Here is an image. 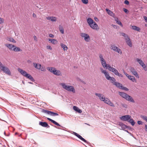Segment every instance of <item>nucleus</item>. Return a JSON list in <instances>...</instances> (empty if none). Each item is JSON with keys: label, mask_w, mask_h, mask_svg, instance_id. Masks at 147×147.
<instances>
[{"label": "nucleus", "mask_w": 147, "mask_h": 147, "mask_svg": "<svg viewBox=\"0 0 147 147\" xmlns=\"http://www.w3.org/2000/svg\"><path fill=\"white\" fill-rule=\"evenodd\" d=\"M87 22L90 27L92 29L98 30L99 29L97 24L90 18H88L87 19Z\"/></svg>", "instance_id": "obj_1"}, {"label": "nucleus", "mask_w": 147, "mask_h": 147, "mask_svg": "<svg viewBox=\"0 0 147 147\" xmlns=\"http://www.w3.org/2000/svg\"><path fill=\"white\" fill-rule=\"evenodd\" d=\"M60 85L62 86L63 88L65 90L74 93H75V90L73 86L67 85L64 83H61L60 84Z\"/></svg>", "instance_id": "obj_2"}, {"label": "nucleus", "mask_w": 147, "mask_h": 147, "mask_svg": "<svg viewBox=\"0 0 147 147\" xmlns=\"http://www.w3.org/2000/svg\"><path fill=\"white\" fill-rule=\"evenodd\" d=\"M47 69L49 71L53 73L54 75L57 76H61L62 73L59 70H57L54 67H48L47 68Z\"/></svg>", "instance_id": "obj_3"}, {"label": "nucleus", "mask_w": 147, "mask_h": 147, "mask_svg": "<svg viewBox=\"0 0 147 147\" xmlns=\"http://www.w3.org/2000/svg\"><path fill=\"white\" fill-rule=\"evenodd\" d=\"M119 94L122 97L126 100L132 102H135V101L133 98L127 94L121 92H119Z\"/></svg>", "instance_id": "obj_4"}, {"label": "nucleus", "mask_w": 147, "mask_h": 147, "mask_svg": "<svg viewBox=\"0 0 147 147\" xmlns=\"http://www.w3.org/2000/svg\"><path fill=\"white\" fill-rule=\"evenodd\" d=\"M18 71L23 76L30 79L31 81H33L34 79L32 77L30 74H29L24 70L18 68Z\"/></svg>", "instance_id": "obj_5"}, {"label": "nucleus", "mask_w": 147, "mask_h": 147, "mask_svg": "<svg viewBox=\"0 0 147 147\" xmlns=\"http://www.w3.org/2000/svg\"><path fill=\"white\" fill-rule=\"evenodd\" d=\"M100 70L102 73L103 74L106 78L108 80H111V81H115V79L113 77H111L109 76V73L106 70H103V69L100 67Z\"/></svg>", "instance_id": "obj_6"}, {"label": "nucleus", "mask_w": 147, "mask_h": 147, "mask_svg": "<svg viewBox=\"0 0 147 147\" xmlns=\"http://www.w3.org/2000/svg\"><path fill=\"white\" fill-rule=\"evenodd\" d=\"M121 34L124 36L127 44L130 47L132 46V42L128 36L124 33H121Z\"/></svg>", "instance_id": "obj_7"}, {"label": "nucleus", "mask_w": 147, "mask_h": 147, "mask_svg": "<svg viewBox=\"0 0 147 147\" xmlns=\"http://www.w3.org/2000/svg\"><path fill=\"white\" fill-rule=\"evenodd\" d=\"M99 57L100 58L101 65L104 68H106V69H108L109 68L108 65H110L106 64V61L103 58V56L102 54H99Z\"/></svg>", "instance_id": "obj_8"}, {"label": "nucleus", "mask_w": 147, "mask_h": 147, "mask_svg": "<svg viewBox=\"0 0 147 147\" xmlns=\"http://www.w3.org/2000/svg\"><path fill=\"white\" fill-rule=\"evenodd\" d=\"M111 49L113 50V51H116L120 54L122 53V52L121 49L118 47H117L116 46L114 45H112L110 47Z\"/></svg>", "instance_id": "obj_9"}, {"label": "nucleus", "mask_w": 147, "mask_h": 147, "mask_svg": "<svg viewBox=\"0 0 147 147\" xmlns=\"http://www.w3.org/2000/svg\"><path fill=\"white\" fill-rule=\"evenodd\" d=\"M80 35L81 37L84 38V40L87 42H89L90 40V36L87 34L85 33H81Z\"/></svg>", "instance_id": "obj_10"}, {"label": "nucleus", "mask_w": 147, "mask_h": 147, "mask_svg": "<svg viewBox=\"0 0 147 147\" xmlns=\"http://www.w3.org/2000/svg\"><path fill=\"white\" fill-rule=\"evenodd\" d=\"M42 112L46 113L52 116H55L58 115V114L57 113L52 112L46 110L45 109H42Z\"/></svg>", "instance_id": "obj_11"}, {"label": "nucleus", "mask_w": 147, "mask_h": 147, "mask_svg": "<svg viewBox=\"0 0 147 147\" xmlns=\"http://www.w3.org/2000/svg\"><path fill=\"white\" fill-rule=\"evenodd\" d=\"M108 70L110 71L113 72L115 75L117 76L118 74V71L116 69L111 67L110 65H108Z\"/></svg>", "instance_id": "obj_12"}, {"label": "nucleus", "mask_w": 147, "mask_h": 147, "mask_svg": "<svg viewBox=\"0 0 147 147\" xmlns=\"http://www.w3.org/2000/svg\"><path fill=\"white\" fill-rule=\"evenodd\" d=\"M103 101L105 103L109 105L111 107H115V105L109 99L107 98H105L104 99Z\"/></svg>", "instance_id": "obj_13"}, {"label": "nucleus", "mask_w": 147, "mask_h": 147, "mask_svg": "<svg viewBox=\"0 0 147 147\" xmlns=\"http://www.w3.org/2000/svg\"><path fill=\"white\" fill-rule=\"evenodd\" d=\"M71 133L76 136L79 139L84 142L86 143H87V142L84 138H82L81 136L78 134L76 133L73 131H72Z\"/></svg>", "instance_id": "obj_14"}, {"label": "nucleus", "mask_w": 147, "mask_h": 147, "mask_svg": "<svg viewBox=\"0 0 147 147\" xmlns=\"http://www.w3.org/2000/svg\"><path fill=\"white\" fill-rule=\"evenodd\" d=\"M1 69L5 73L9 76L11 75V73L8 68L4 66Z\"/></svg>", "instance_id": "obj_15"}, {"label": "nucleus", "mask_w": 147, "mask_h": 147, "mask_svg": "<svg viewBox=\"0 0 147 147\" xmlns=\"http://www.w3.org/2000/svg\"><path fill=\"white\" fill-rule=\"evenodd\" d=\"M131 117V116L129 115L122 116L120 117L121 120L124 121H128V120Z\"/></svg>", "instance_id": "obj_16"}, {"label": "nucleus", "mask_w": 147, "mask_h": 147, "mask_svg": "<svg viewBox=\"0 0 147 147\" xmlns=\"http://www.w3.org/2000/svg\"><path fill=\"white\" fill-rule=\"evenodd\" d=\"M130 70L132 74L134 75L136 77L138 78H139V76L137 72L134 68H131L130 69Z\"/></svg>", "instance_id": "obj_17"}, {"label": "nucleus", "mask_w": 147, "mask_h": 147, "mask_svg": "<svg viewBox=\"0 0 147 147\" xmlns=\"http://www.w3.org/2000/svg\"><path fill=\"white\" fill-rule=\"evenodd\" d=\"M119 125L120 127L119 128L120 129L124 130L127 127V126L121 122H119Z\"/></svg>", "instance_id": "obj_18"}, {"label": "nucleus", "mask_w": 147, "mask_h": 147, "mask_svg": "<svg viewBox=\"0 0 147 147\" xmlns=\"http://www.w3.org/2000/svg\"><path fill=\"white\" fill-rule=\"evenodd\" d=\"M136 61L142 67H145V64L144 62L141 59L137 58L136 59Z\"/></svg>", "instance_id": "obj_19"}, {"label": "nucleus", "mask_w": 147, "mask_h": 147, "mask_svg": "<svg viewBox=\"0 0 147 147\" xmlns=\"http://www.w3.org/2000/svg\"><path fill=\"white\" fill-rule=\"evenodd\" d=\"M95 95L98 96L99 99L102 101H103L104 100V99L105 98V97L104 96V95L101 94L100 93H95Z\"/></svg>", "instance_id": "obj_20"}, {"label": "nucleus", "mask_w": 147, "mask_h": 147, "mask_svg": "<svg viewBox=\"0 0 147 147\" xmlns=\"http://www.w3.org/2000/svg\"><path fill=\"white\" fill-rule=\"evenodd\" d=\"M115 81H111V82L117 87L121 89L122 87V85L119 82H115Z\"/></svg>", "instance_id": "obj_21"}, {"label": "nucleus", "mask_w": 147, "mask_h": 147, "mask_svg": "<svg viewBox=\"0 0 147 147\" xmlns=\"http://www.w3.org/2000/svg\"><path fill=\"white\" fill-rule=\"evenodd\" d=\"M5 47H7L10 50L13 51V49L15 47V45L11 44H5Z\"/></svg>", "instance_id": "obj_22"}, {"label": "nucleus", "mask_w": 147, "mask_h": 147, "mask_svg": "<svg viewBox=\"0 0 147 147\" xmlns=\"http://www.w3.org/2000/svg\"><path fill=\"white\" fill-rule=\"evenodd\" d=\"M39 125H41V126L44 127H49V125L46 122H40L39 123Z\"/></svg>", "instance_id": "obj_23"}, {"label": "nucleus", "mask_w": 147, "mask_h": 147, "mask_svg": "<svg viewBox=\"0 0 147 147\" xmlns=\"http://www.w3.org/2000/svg\"><path fill=\"white\" fill-rule=\"evenodd\" d=\"M46 19L49 20H51L52 21L55 22L57 20L56 17L53 16H49L46 17Z\"/></svg>", "instance_id": "obj_24"}, {"label": "nucleus", "mask_w": 147, "mask_h": 147, "mask_svg": "<svg viewBox=\"0 0 147 147\" xmlns=\"http://www.w3.org/2000/svg\"><path fill=\"white\" fill-rule=\"evenodd\" d=\"M61 47L63 49V51H67L68 49V47L64 44L61 43L60 44Z\"/></svg>", "instance_id": "obj_25"}, {"label": "nucleus", "mask_w": 147, "mask_h": 147, "mask_svg": "<svg viewBox=\"0 0 147 147\" xmlns=\"http://www.w3.org/2000/svg\"><path fill=\"white\" fill-rule=\"evenodd\" d=\"M33 65L34 67L38 69H39L40 68V67H41V65L38 63H33Z\"/></svg>", "instance_id": "obj_26"}, {"label": "nucleus", "mask_w": 147, "mask_h": 147, "mask_svg": "<svg viewBox=\"0 0 147 147\" xmlns=\"http://www.w3.org/2000/svg\"><path fill=\"white\" fill-rule=\"evenodd\" d=\"M73 109L74 110L79 113H81L82 112L81 110L79 109L77 107L74 106L73 107Z\"/></svg>", "instance_id": "obj_27"}, {"label": "nucleus", "mask_w": 147, "mask_h": 147, "mask_svg": "<svg viewBox=\"0 0 147 147\" xmlns=\"http://www.w3.org/2000/svg\"><path fill=\"white\" fill-rule=\"evenodd\" d=\"M47 119L48 120H49L50 121H51V122L52 123H53L55 125H57V126H60V125L57 122L55 121H54L49 118H47Z\"/></svg>", "instance_id": "obj_28"}, {"label": "nucleus", "mask_w": 147, "mask_h": 147, "mask_svg": "<svg viewBox=\"0 0 147 147\" xmlns=\"http://www.w3.org/2000/svg\"><path fill=\"white\" fill-rule=\"evenodd\" d=\"M7 40L10 42H12L16 43V41L13 38L11 37H7Z\"/></svg>", "instance_id": "obj_29"}, {"label": "nucleus", "mask_w": 147, "mask_h": 147, "mask_svg": "<svg viewBox=\"0 0 147 147\" xmlns=\"http://www.w3.org/2000/svg\"><path fill=\"white\" fill-rule=\"evenodd\" d=\"M48 40L49 41H50L51 43L54 45L56 44L58 42L57 40L54 39H49Z\"/></svg>", "instance_id": "obj_30"}, {"label": "nucleus", "mask_w": 147, "mask_h": 147, "mask_svg": "<svg viewBox=\"0 0 147 147\" xmlns=\"http://www.w3.org/2000/svg\"><path fill=\"white\" fill-rule=\"evenodd\" d=\"M13 51L15 52H20L22 51V50L19 47H16V46H15L14 49H13Z\"/></svg>", "instance_id": "obj_31"}, {"label": "nucleus", "mask_w": 147, "mask_h": 147, "mask_svg": "<svg viewBox=\"0 0 147 147\" xmlns=\"http://www.w3.org/2000/svg\"><path fill=\"white\" fill-rule=\"evenodd\" d=\"M106 10L107 12V13L111 16H113L114 15V14L109 9L107 8L106 9Z\"/></svg>", "instance_id": "obj_32"}, {"label": "nucleus", "mask_w": 147, "mask_h": 147, "mask_svg": "<svg viewBox=\"0 0 147 147\" xmlns=\"http://www.w3.org/2000/svg\"><path fill=\"white\" fill-rule=\"evenodd\" d=\"M128 121L133 126L135 124V122L134 120L132 119L131 118L128 120Z\"/></svg>", "instance_id": "obj_33"}, {"label": "nucleus", "mask_w": 147, "mask_h": 147, "mask_svg": "<svg viewBox=\"0 0 147 147\" xmlns=\"http://www.w3.org/2000/svg\"><path fill=\"white\" fill-rule=\"evenodd\" d=\"M132 29L138 31H140V29L139 27L136 26H132Z\"/></svg>", "instance_id": "obj_34"}, {"label": "nucleus", "mask_w": 147, "mask_h": 147, "mask_svg": "<svg viewBox=\"0 0 147 147\" xmlns=\"http://www.w3.org/2000/svg\"><path fill=\"white\" fill-rule=\"evenodd\" d=\"M128 78L129 79L131 80L133 82L136 81V80L135 77L133 76L130 75V76Z\"/></svg>", "instance_id": "obj_35"}, {"label": "nucleus", "mask_w": 147, "mask_h": 147, "mask_svg": "<svg viewBox=\"0 0 147 147\" xmlns=\"http://www.w3.org/2000/svg\"><path fill=\"white\" fill-rule=\"evenodd\" d=\"M59 28L62 34L64 33V30L63 27L61 25L59 26Z\"/></svg>", "instance_id": "obj_36"}, {"label": "nucleus", "mask_w": 147, "mask_h": 147, "mask_svg": "<svg viewBox=\"0 0 147 147\" xmlns=\"http://www.w3.org/2000/svg\"><path fill=\"white\" fill-rule=\"evenodd\" d=\"M140 117L147 122V117L145 115H141Z\"/></svg>", "instance_id": "obj_37"}, {"label": "nucleus", "mask_w": 147, "mask_h": 147, "mask_svg": "<svg viewBox=\"0 0 147 147\" xmlns=\"http://www.w3.org/2000/svg\"><path fill=\"white\" fill-rule=\"evenodd\" d=\"M42 71H46V69L44 67L41 66L40 67V68L39 69Z\"/></svg>", "instance_id": "obj_38"}, {"label": "nucleus", "mask_w": 147, "mask_h": 147, "mask_svg": "<svg viewBox=\"0 0 147 147\" xmlns=\"http://www.w3.org/2000/svg\"><path fill=\"white\" fill-rule=\"evenodd\" d=\"M82 2L84 4H86L88 3V0H81Z\"/></svg>", "instance_id": "obj_39"}, {"label": "nucleus", "mask_w": 147, "mask_h": 147, "mask_svg": "<svg viewBox=\"0 0 147 147\" xmlns=\"http://www.w3.org/2000/svg\"><path fill=\"white\" fill-rule=\"evenodd\" d=\"M121 89H123V90H125L126 91H127L129 90V89L128 88H127L126 87H124L123 85L122 86V87H121Z\"/></svg>", "instance_id": "obj_40"}, {"label": "nucleus", "mask_w": 147, "mask_h": 147, "mask_svg": "<svg viewBox=\"0 0 147 147\" xmlns=\"http://www.w3.org/2000/svg\"><path fill=\"white\" fill-rule=\"evenodd\" d=\"M117 23L119 25L123 27V25L121 22H120V21L119 20L117 22Z\"/></svg>", "instance_id": "obj_41"}, {"label": "nucleus", "mask_w": 147, "mask_h": 147, "mask_svg": "<svg viewBox=\"0 0 147 147\" xmlns=\"http://www.w3.org/2000/svg\"><path fill=\"white\" fill-rule=\"evenodd\" d=\"M4 22V19L1 18H0V24L3 23Z\"/></svg>", "instance_id": "obj_42"}, {"label": "nucleus", "mask_w": 147, "mask_h": 147, "mask_svg": "<svg viewBox=\"0 0 147 147\" xmlns=\"http://www.w3.org/2000/svg\"><path fill=\"white\" fill-rule=\"evenodd\" d=\"M117 76L119 77H121L122 78L123 77V76L122 74H120L119 73H118V74H117Z\"/></svg>", "instance_id": "obj_43"}, {"label": "nucleus", "mask_w": 147, "mask_h": 147, "mask_svg": "<svg viewBox=\"0 0 147 147\" xmlns=\"http://www.w3.org/2000/svg\"><path fill=\"white\" fill-rule=\"evenodd\" d=\"M49 37L52 38H53L54 37V35L53 34H49Z\"/></svg>", "instance_id": "obj_44"}, {"label": "nucleus", "mask_w": 147, "mask_h": 147, "mask_svg": "<svg viewBox=\"0 0 147 147\" xmlns=\"http://www.w3.org/2000/svg\"><path fill=\"white\" fill-rule=\"evenodd\" d=\"M47 49H49L50 50H52V48L50 46H47Z\"/></svg>", "instance_id": "obj_45"}, {"label": "nucleus", "mask_w": 147, "mask_h": 147, "mask_svg": "<svg viewBox=\"0 0 147 147\" xmlns=\"http://www.w3.org/2000/svg\"><path fill=\"white\" fill-rule=\"evenodd\" d=\"M138 124V125H142V122L141 121H138L137 122Z\"/></svg>", "instance_id": "obj_46"}, {"label": "nucleus", "mask_w": 147, "mask_h": 147, "mask_svg": "<svg viewBox=\"0 0 147 147\" xmlns=\"http://www.w3.org/2000/svg\"><path fill=\"white\" fill-rule=\"evenodd\" d=\"M124 3L128 5L129 4V2L127 0H125V1Z\"/></svg>", "instance_id": "obj_47"}, {"label": "nucleus", "mask_w": 147, "mask_h": 147, "mask_svg": "<svg viewBox=\"0 0 147 147\" xmlns=\"http://www.w3.org/2000/svg\"><path fill=\"white\" fill-rule=\"evenodd\" d=\"M2 63L0 62V68L1 69L4 67Z\"/></svg>", "instance_id": "obj_48"}, {"label": "nucleus", "mask_w": 147, "mask_h": 147, "mask_svg": "<svg viewBox=\"0 0 147 147\" xmlns=\"http://www.w3.org/2000/svg\"><path fill=\"white\" fill-rule=\"evenodd\" d=\"M34 39L35 41H37V38L35 36H34Z\"/></svg>", "instance_id": "obj_49"}, {"label": "nucleus", "mask_w": 147, "mask_h": 147, "mask_svg": "<svg viewBox=\"0 0 147 147\" xmlns=\"http://www.w3.org/2000/svg\"><path fill=\"white\" fill-rule=\"evenodd\" d=\"M123 11L126 13H127L128 11V10L125 8H123Z\"/></svg>", "instance_id": "obj_50"}, {"label": "nucleus", "mask_w": 147, "mask_h": 147, "mask_svg": "<svg viewBox=\"0 0 147 147\" xmlns=\"http://www.w3.org/2000/svg\"><path fill=\"white\" fill-rule=\"evenodd\" d=\"M143 67V68L144 70H145V71H147V69L146 67V66L145 65V67L144 66V67Z\"/></svg>", "instance_id": "obj_51"}, {"label": "nucleus", "mask_w": 147, "mask_h": 147, "mask_svg": "<svg viewBox=\"0 0 147 147\" xmlns=\"http://www.w3.org/2000/svg\"><path fill=\"white\" fill-rule=\"evenodd\" d=\"M144 19L146 21V22H147V17L146 16H144Z\"/></svg>", "instance_id": "obj_52"}, {"label": "nucleus", "mask_w": 147, "mask_h": 147, "mask_svg": "<svg viewBox=\"0 0 147 147\" xmlns=\"http://www.w3.org/2000/svg\"><path fill=\"white\" fill-rule=\"evenodd\" d=\"M33 16L34 18H35L36 17V15L34 13H33Z\"/></svg>", "instance_id": "obj_53"}, {"label": "nucleus", "mask_w": 147, "mask_h": 147, "mask_svg": "<svg viewBox=\"0 0 147 147\" xmlns=\"http://www.w3.org/2000/svg\"><path fill=\"white\" fill-rule=\"evenodd\" d=\"M145 128L146 131H147V125H145Z\"/></svg>", "instance_id": "obj_54"}, {"label": "nucleus", "mask_w": 147, "mask_h": 147, "mask_svg": "<svg viewBox=\"0 0 147 147\" xmlns=\"http://www.w3.org/2000/svg\"><path fill=\"white\" fill-rule=\"evenodd\" d=\"M125 75L128 78L130 76V75H128L127 73L125 74Z\"/></svg>", "instance_id": "obj_55"}, {"label": "nucleus", "mask_w": 147, "mask_h": 147, "mask_svg": "<svg viewBox=\"0 0 147 147\" xmlns=\"http://www.w3.org/2000/svg\"><path fill=\"white\" fill-rule=\"evenodd\" d=\"M94 19L96 21H97L98 20V18L96 17H95Z\"/></svg>", "instance_id": "obj_56"}, {"label": "nucleus", "mask_w": 147, "mask_h": 147, "mask_svg": "<svg viewBox=\"0 0 147 147\" xmlns=\"http://www.w3.org/2000/svg\"><path fill=\"white\" fill-rule=\"evenodd\" d=\"M115 20L117 22V21H118L119 20L117 18H116L115 19Z\"/></svg>", "instance_id": "obj_57"}, {"label": "nucleus", "mask_w": 147, "mask_h": 147, "mask_svg": "<svg viewBox=\"0 0 147 147\" xmlns=\"http://www.w3.org/2000/svg\"><path fill=\"white\" fill-rule=\"evenodd\" d=\"M123 73L125 75L126 74V73L124 71H123Z\"/></svg>", "instance_id": "obj_58"}, {"label": "nucleus", "mask_w": 147, "mask_h": 147, "mask_svg": "<svg viewBox=\"0 0 147 147\" xmlns=\"http://www.w3.org/2000/svg\"><path fill=\"white\" fill-rule=\"evenodd\" d=\"M4 134L6 136V135L5 132V131H4Z\"/></svg>", "instance_id": "obj_59"}, {"label": "nucleus", "mask_w": 147, "mask_h": 147, "mask_svg": "<svg viewBox=\"0 0 147 147\" xmlns=\"http://www.w3.org/2000/svg\"><path fill=\"white\" fill-rule=\"evenodd\" d=\"M85 124H87V125H89V124H87V123H85Z\"/></svg>", "instance_id": "obj_60"}, {"label": "nucleus", "mask_w": 147, "mask_h": 147, "mask_svg": "<svg viewBox=\"0 0 147 147\" xmlns=\"http://www.w3.org/2000/svg\"><path fill=\"white\" fill-rule=\"evenodd\" d=\"M125 131H127V132H128V131L127 130H125Z\"/></svg>", "instance_id": "obj_61"}, {"label": "nucleus", "mask_w": 147, "mask_h": 147, "mask_svg": "<svg viewBox=\"0 0 147 147\" xmlns=\"http://www.w3.org/2000/svg\"><path fill=\"white\" fill-rule=\"evenodd\" d=\"M18 134V133H15V134H16H16Z\"/></svg>", "instance_id": "obj_62"}]
</instances>
